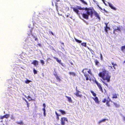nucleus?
I'll list each match as a JSON object with an SVG mask.
<instances>
[{
	"mask_svg": "<svg viewBox=\"0 0 125 125\" xmlns=\"http://www.w3.org/2000/svg\"><path fill=\"white\" fill-rule=\"evenodd\" d=\"M99 75L103 79V80H102V82L108 87V84L105 80L107 82H109L110 81L111 76L109 74V72L105 69L103 70L102 72L99 73Z\"/></svg>",
	"mask_w": 125,
	"mask_h": 125,
	"instance_id": "1",
	"label": "nucleus"
},
{
	"mask_svg": "<svg viewBox=\"0 0 125 125\" xmlns=\"http://www.w3.org/2000/svg\"><path fill=\"white\" fill-rule=\"evenodd\" d=\"M99 75L103 79V80H102V82L108 87V84L105 80L107 82H109L110 81L111 76L109 74V72L105 69L103 70L102 72L99 73Z\"/></svg>",
	"mask_w": 125,
	"mask_h": 125,
	"instance_id": "2",
	"label": "nucleus"
},
{
	"mask_svg": "<svg viewBox=\"0 0 125 125\" xmlns=\"http://www.w3.org/2000/svg\"><path fill=\"white\" fill-rule=\"evenodd\" d=\"M77 9L79 10H87L86 14L84 13L82 14V15L83 18H84L88 19V16L90 15L91 17H92L93 12L92 10L90 9L87 8L83 7L82 8L80 6H77Z\"/></svg>",
	"mask_w": 125,
	"mask_h": 125,
	"instance_id": "3",
	"label": "nucleus"
},
{
	"mask_svg": "<svg viewBox=\"0 0 125 125\" xmlns=\"http://www.w3.org/2000/svg\"><path fill=\"white\" fill-rule=\"evenodd\" d=\"M81 92L79 91L77 89V87L76 88V92L75 93H74V94L75 95L78 97H81L82 96V95L80 94H79V93H80Z\"/></svg>",
	"mask_w": 125,
	"mask_h": 125,
	"instance_id": "4",
	"label": "nucleus"
},
{
	"mask_svg": "<svg viewBox=\"0 0 125 125\" xmlns=\"http://www.w3.org/2000/svg\"><path fill=\"white\" fill-rule=\"evenodd\" d=\"M113 29L114 30V31L113 33L114 34L115 33V31H121L120 27H118L117 26H113Z\"/></svg>",
	"mask_w": 125,
	"mask_h": 125,
	"instance_id": "5",
	"label": "nucleus"
},
{
	"mask_svg": "<svg viewBox=\"0 0 125 125\" xmlns=\"http://www.w3.org/2000/svg\"><path fill=\"white\" fill-rule=\"evenodd\" d=\"M87 69H83V70L82 72L84 74V75L86 78V80H88L89 79L88 77L89 76V75L88 74H85V72H84V71L85 70H86Z\"/></svg>",
	"mask_w": 125,
	"mask_h": 125,
	"instance_id": "6",
	"label": "nucleus"
},
{
	"mask_svg": "<svg viewBox=\"0 0 125 125\" xmlns=\"http://www.w3.org/2000/svg\"><path fill=\"white\" fill-rule=\"evenodd\" d=\"M61 124L62 125H64L65 124V121H67V119L66 118H62L61 119Z\"/></svg>",
	"mask_w": 125,
	"mask_h": 125,
	"instance_id": "7",
	"label": "nucleus"
},
{
	"mask_svg": "<svg viewBox=\"0 0 125 125\" xmlns=\"http://www.w3.org/2000/svg\"><path fill=\"white\" fill-rule=\"evenodd\" d=\"M95 83L97 85L98 87L99 88V89L102 92H103V91L102 89V87L100 85V84L98 83V82L95 80Z\"/></svg>",
	"mask_w": 125,
	"mask_h": 125,
	"instance_id": "8",
	"label": "nucleus"
},
{
	"mask_svg": "<svg viewBox=\"0 0 125 125\" xmlns=\"http://www.w3.org/2000/svg\"><path fill=\"white\" fill-rule=\"evenodd\" d=\"M92 98L94 99L95 102L99 104V101L98 100V99L97 97H93Z\"/></svg>",
	"mask_w": 125,
	"mask_h": 125,
	"instance_id": "9",
	"label": "nucleus"
},
{
	"mask_svg": "<svg viewBox=\"0 0 125 125\" xmlns=\"http://www.w3.org/2000/svg\"><path fill=\"white\" fill-rule=\"evenodd\" d=\"M108 4L109 6L112 9H113L114 10H116V9L113 6V5L109 3H108Z\"/></svg>",
	"mask_w": 125,
	"mask_h": 125,
	"instance_id": "10",
	"label": "nucleus"
},
{
	"mask_svg": "<svg viewBox=\"0 0 125 125\" xmlns=\"http://www.w3.org/2000/svg\"><path fill=\"white\" fill-rule=\"evenodd\" d=\"M72 9H73V11H75L77 14H79L78 12L79 11L76 8H73Z\"/></svg>",
	"mask_w": 125,
	"mask_h": 125,
	"instance_id": "11",
	"label": "nucleus"
},
{
	"mask_svg": "<svg viewBox=\"0 0 125 125\" xmlns=\"http://www.w3.org/2000/svg\"><path fill=\"white\" fill-rule=\"evenodd\" d=\"M38 62L37 61L34 60L33 62L31 64L34 65L35 66L38 64Z\"/></svg>",
	"mask_w": 125,
	"mask_h": 125,
	"instance_id": "12",
	"label": "nucleus"
},
{
	"mask_svg": "<svg viewBox=\"0 0 125 125\" xmlns=\"http://www.w3.org/2000/svg\"><path fill=\"white\" fill-rule=\"evenodd\" d=\"M65 97L68 98V101L70 103H72V100L71 97H68L66 96Z\"/></svg>",
	"mask_w": 125,
	"mask_h": 125,
	"instance_id": "13",
	"label": "nucleus"
},
{
	"mask_svg": "<svg viewBox=\"0 0 125 125\" xmlns=\"http://www.w3.org/2000/svg\"><path fill=\"white\" fill-rule=\"evenodd\" d=\"M95 15V16L97 17V18H98L99 19H100V17H99V15L98 14V13H97L96 12H95L94 13Z\"/></svg>",
	"mask_w": 125,
	"mask_h": 125,
	"instance_id": "14",
	"label": "nucleus"
},
{
	"mask_svg": "<svg viewBox=\"0 0 125 125\" xmlns=\"http://www.w3.org/2000/svg\"><path fill=\"white\" fill-rule=\"evenodd\" d=\"M107 29L109 30H110V28L108 27L107 26V27H105V32H108V30H107Z\"/></svg>",
	"mask_w": 125,
	"mask_h": 125,
	"instance_id": "15",
	"label": "nucleus"
},
{
	"mask_svg": "<svg viewBox=\"0 0 125 125\" xmlns=\"http://www.w3.org/2000/svg\"><path fill=\"white\" fill-rule=\"evenodd\" d=\"M59 111L60 112L62 115L66 114V113L64 111L62 110L61 109L59 110Z\"/></svg>",
	"mask_w": 125,
	"mask_h": 125,
	"instance_id": "16",
	"label": "nucleus"
},
{
	"mask_svg": "<svg viewBox=\"0 0 125 125\" xmlns=\"http://www.w3.org/2000/svg\"><path fill=\"white\" fill-rule=\"evenodd\" d=\"M94 62L96 65H98L99 62L97 60H95L94 61Z\"/></svg>",
	"mask_w": 125,
	"mask_h": 125,
	"instance_id": "17",
	"label": "nucleus"
},
{
	"mask_svg": "<svg viewBox=\"0 0 125 125\" xmlns=\"http://www.w3.org/2000/svg\"><path fill=\"white\" fill-rule=\"evenodd\" d=\"M17 124H19L21 125H22L23 124V123L22 121H21L20 122H16Z\"/></svg>",
	"mask_w": 125,
	"mask_h": 125,
	"instance_id": "18",
	"label": "nucleus"
},
{
	"mask_svg": "<svg viewBox=\"0 0 125 125\" xmlns=\"http://www.w3.org/2000/svg\"><path fill=\"white\" fill-rule=\"evenodd\" d=\"M69 73L70 75H72L73 76H75V73L73 72H69Z\"/></svg>",
	"mask_w": 125,
	"mask_h": 125,
	"instance_id": "19",
	"label": "nucleus"
},
{
	"mask_svg": "<svg viewBox=\"0 0 125 125\" xmlns=\"http://www.w3.org/2000/svg\"><path fill=\"white\" fill-rule=\"evenodd\" d=\"M25 96L26 98L28 99V100L29 101H30L31 100H32L31 98V97L30 96H28L27 97L26 96Z\"/></svg>",
	"mask_w": 125,
	"mask_h": 125,
	"instance_id": "20",
	"label": "nucleus"
},
{
	"mask_svg": "<svg viewBox=\"0 0 125 125\" xmlns=\"http://www.w3.org/2000/svg\"><path fill=\"white\" fill-rule=\"evenodd\" d=\"M113 103L115 107H119L120 105L119 104L115 103Z\"/></svg>",
	"mask_w": 125,
	"mask_h": 125,
	"instance_id": "21",
	"label": "nucleus"
},
{
	"mask_svg": "<svg viewBox=\"0 0 125 125\" xmlns=\"http://www.w3.org/2000/svg\"><path fill=\"white\" fill-rule=\"evenodd\" d=\"M121 49L123 52L125 49V45L122 46L121 47Z\"/></svg>",
	"mask_w": 125,
	"mask_h": 125,
	"instance_id": "22",
	"label": "nucleus"
},
{
	"mask_svg": "<svg viewBox=\"0 0 125 125\" xmlns=\"http://www.w3.org/2000/svg\"><path fill=\"white\" fill-rule=\"evenodd\" d=\"M74 39L76 41L79 43H81L82 42L81 41L75 38H74Z\"/></svg>",
	"mask_w": 125,
	"mask_h": 125,
	"instance_id": "23",
	"label": "nucleus"
},
{
	"mask_svg": "<svg viewBox=\"0 0 125 125\" xmlns=\"http://www.w3.org/2000/svg\"><path fill=\"white\" fill-rule=\"evenodd\" d=\"M87 72L91 75H92V74L90 69H89V70Z\"/></svg>",
	"mask_w": 125,
	"mask_h": 125,
	"instance_id": "24",
	"label": "nucleus"
},
{
	"mask_svg": "<svg viewBox=\"0 0 125 125\" xmlns=\"http://www.w3.org/2000/svg\"><path fill=\"white\" fill-rule=\"evenodd\" d=\"M81 44L82 45L84 46L85 47H86V43L84 42V43H82Z\"/></svg>",
	"mask_w": 125,
	"mask_h": 125,
	"instance_id": "25",
	"label": "nucleus"
},
{
	"mask_svg": "<svg viewBox=\"0 0 125 125\" xmlns=\"http://www.w3.org/2000/svg\"><path fill=\"white\" fill-rule=\"evenodd\" d=\"M31 82V81L28 80H27L25 81V82L26 83H28Z\"/></svg>",
	"mask_w": 125,
	"mask_h": 125,
	"instance_id": "26",
	"label": "nucleus"
},
{
	"mask_svg": "<svg viewBox=\"0 0 125 125\" xmlns=\"http://www.w3.org/2000/svg\"><path fill=\"white\" fill-rule=\"evenodd\" d=\"M113 98H117V97L116 95V94H115L113 95V96L112 97Z\"/></svg>",
	"mask_w": 125,
	"mask_h": 125,
	"instance_id": "27",
	"label": "nucleus"
},
{
	"mask_svg": "<svg viewBox=\"0 0 125 125\" xmlns=\"http://www.w3.org/2000/svg\"><path fill=\"white\" fill-rule=\"evenodd\" d=\"M9 116L10 115L9 114H7L4 115V116H5V118H8L9 117Z\"/></svg>",
	"mask_w": 125,
	"mask_h": 125,
	"instance_id": "28",
	"label": "nucleus"
},
{
	"mask_svg": "<svg viewBox=\"0 0 125 125\" xmlns=\"http://www.w3.org/2000/svg\"><path fill=\"white\" fill-rule=\"evenodd\" d=\"M40 61L41 63L42 64V65H43L44 64V62L43 60H40Z\"/></svg>",
	"mask_w": 125,
	"mask_h": 125,
	"instance_id": "29",
	"label": "nucleus"
},
{
	"mask_svg": "<svg viewBox=\"0 0 125 125\" xmlns=\"http://www.w3.org/2000/svg\"><path fill=\"white\" fill-rule=\"evenodd\" d=\"M56 60L59 63H61V60H59L58 58Z\"/></svg>",
	"mask_w": 125,
	"mask_h": 125,
	"instance_id": "30",
	"label": "nucleus"
},
{
	"mask_svg": "<svg viewBox=\"0 0 125 125\" xmlns=\"http://www.w3.org/2000/svg\"><path fill=\"white\" fill-rule=\"evenodd\" d=\"M91 92L92 94L94 96H96V94L93 91H91Z\"/></svg>",
	"mask_w": 125,
	"mask_h": 125,
	"instance_id": "31",
	"label": "nucleus"
},
{
	"mask_svg": "<svg viewBox=\"0 0 125 125\" xmlns=\"http://www.w3.org/2000/svg\"><path fill=\"white\" fill-rule=\"evenodd\" d=\"M102 122H104L106 120H108L106 119H103L101 120Z\"/></svg>",
	"mask_w": 125,
	"mask_h": 125,
	"instance_id": "32",
	"label": "nucleus"
},
{
	"mask_svg": "<svg viewBox=\"0 0 125 125\" xmlns=\"http://www.w3.org/2000/svg\"><path fill=\"white\" fill-rule=\"evenodd\" d=\"M56 79L58 80L59 81H60L61 80V79L58 76H56Z\"/></svg>",
	"mask_w": 125,
	"mask_h": 125,
	"instance_id": "33",
	"label": "nucleus"
},
{
	"mask_svg": "<svg viewBox=\"0 0 125 125\" xmlns=\"http://www.w3.org/2000/svg\"><path fill=\"white\" fill-rule=\"evenodd\" d=\"M33 71L34 73V74H36L37 73V71L35 69H33Z\"/></svg>",
	"mask_w": 125,
	"mask_h": 125,
	"instance_id": "34",
	"label": "nucleus"
},
{
	"mask_svg": "<svg viewBox=\"0 0 125 125\" xmlns=\"http://www.w3.org/2000/svg\"><path fill=\"white\" fill-rule=\"evenodd\" d=\"M81 1H82L83 3L84 4H87V3L85 2L83 0H80Z\"/></svg>",
	"mask_w": 125,
	"mask_h": 125,
	"instance_id": "35",
	"label": "nucleus"
},
{
	"mask_svg": "<svg viewBox=\"0 0 125 125\" xmlns=\"http://www.w3.org/2000/svg\"><path fill=\"white\" fill-rule=\"evenodd\" d=\"M10 118H11V119H14V117L13 116V115H11Z\"/></svg>",
	"mask_w": 125,
	"mask_h": 125,
	"instance_id": "36",
	"label": "nucleus"
},
{
	"mask_svg": "<svg viewBox=\"0 0 125 125\" xmlns=\"http://www.w3.org/2000/svg\"><path fill=\"white\" fill-rule=\"evenodd\" d=\"M4 118H5V116H4V115L3 116H0V118L1 119H3Z\"/></svg>",
	"mask_w": 125,
	"mask_h": 125,
	"instance_id": "37",
	"label": "nucleus"
},
{
	"mask_svg": "<svg viewBox=\"0 0 125 125\" xmlns=\"http://www.w3.org/2000/svg\"><path fill=\"white\" fill-rule=\"evenodd\" d=\"M106 104L107 106H109L110 105L109 104H108V101H106Z\"/></svg>",
	"mask_w": 125,
	"mask_h": 125,
	"instance_id": "38",
	"label": "nucleus"
},
{
	"mask_svg": "<svg viewBox=\"0 0 125 125\" xmlns=\"http://www.w3.org/2000/svg\"><path fill=\"white\" fill-rule=\"evenodd\" d=\"M108 68L110 69H112V67L111 66H108Z\"/></svg>",
	"mask_w": 125,
	"mask_h": 125,
	"instance_id": "39",
	"label": "nucleus"
},
{
	"mask_svg": "<svg viewBox=\"0 0 125 125\" xmlns=\"http://www.w3.org/2000/svg\"><path fill=\"white\" fill-rule=\"evenodd\" d=\"M44 115V116H46V111L43 112Z\"/></svg>",
	"mask_w": 125,
	"mask_h": 125,
	"instance_id": "40",
	"label": "nucleus"
},
{
	"mask_svg": "<svg viewBox=\"0 0 125 125\" xmlns=\"http://www.w3.org/2000/svg\"><path fill=\"white\" fill-rule=\"evenodd\" d=\"M106 101V99H104L103 101V103H105Z\"/></svg>",
	"mask_w": 125,
	"mask_h": 125,
	"instance_id": "41",
	"label": "nucleus"
},
{
	"mask_svg": "<svg viewBox=\"0 0 125 125\" xmlns=\"http://www.w3.org/2000/svg\"><path fill=\"white\" fill-rule=\"evenodd\" d=\"M43 106L44 107V108H45V107H46V105H45V104H44V103L43 104Z\"/></svg>",
	"mask_w": 125,
	"mask_h": 125,
	"instance_id": "42",
	"label": "nucleus"
},
{
	"mask_svg": "<svg viewBox=\"0 0 125 125\" xmlns=\"http://www.w3.org/2000/svg\"><path fill=\"white\" fill-rule=\"evenodd\" d=\"M102 122V121L101 120L99 121L98 122V124H100V123H101Z\"/></svg>",
	"mask_w": 125,
	"mask_h": 125,
	"instance_id": "43",
	"label": "nucleus"
},
{
	"mask_svg": "<svg viewBox=\"0 0 125 125\" xmlns=\"http://www.w3.org/2000/svg\"><path fill=\"white\" fill-rule=\"evenodd\" d=\"M23 99L24 100H25V101L26 102V103L27 104L28 103V102H27V101L24 98H23Z\"/></svg>",
	"mask_w": 125,
	"mask_h": 125,
	"instance_id": "44",
	"label": "nucleus"
},
{
	"mask_svg": "<svg viewBox=\"0 0 125 125\" xmlns=\"http://www.w3.org/2000/svg\"><path fill=\"white\" fill-rule=\"evenodd\" d=\"M100 56L101 57V60L102 59V55L101 53L100 54Z\"/></svg>",
	"mask_w": 125,
	"mask_h": 125,
	"instance_id": "45",
	"label": "nucleus"
},
{
	"mask_svg": "<svg viewBox=\"0 0 125 125\" xmlns=\"http://www.w3.org/2000/svg\"><path fill=\"white\" fill-rule=\"evenodd\" d=\"M42 110L43 111V112L46 111V110L45 109V108H43Z\"/></svg>",
	"mask_w": 125,
	"mask_h": 125,
	"instance_id": "46",
	"label": "nucleus"
},
{
	"mask_svg": "<svg viewBox=\"0 0 125 125\" xmlns=\"http://www.w3.org/2000/svg\"><path fill=\"white\" fill-rule=\"evenodd\" d=\"M123 119L125 121V116L123 117Z\"/></svg>",
	"mask_w": 125,
	"mask_h": 125,
	"instance_id": "47",
	"label": "nucleus"
},
{
	"mask_svg": "<svg viewBox=\"0 0 125 125\" xmlns=\"http://www.w3.org/2000/svg\"><path fill=\"white\" fill-rule=\"evenodd\" d=\"M108 23H105V24L106 25V26L105 27H107V25H108Z\"/></svg>",
	"mask_w": 125,
	"mask_h": 125,
	"instance_id": "48",
	"label": "nucleus"
},
{
	"mask_svg": "<svg viewBox=\"0 0 125 125\" xmlns=\"http://www.w3.org/2000/svg\"><path fill=\"white\" fill-rule=\"evenodd\" d=\"M56 115L57 116H60L61 115H60L59 114H58L57 115Z\"/></svg>",
	"mask_w": 125,
	"mask_h": 125,
	"instance_id": "49",
	"label": "nucleus"
},
{
	"mask_svg": "<svg viewBox=\"0 0 125 125\" xmlns=\"http://www.w3.org/2000/svg\"><path fill=\"white\" fill-rule=\"evenodd\" d=\"M57 118L58 120L59 119V117L58 116H57Z\"/></svg>",
	"mask_w": 125,
	"mask_h": 125,
	"instance_id": "50",
	"label": "nucleus"
},
{
	"mask_svg": "<svg viewBox=\"0 0 125 125\" xmlns=\"http://www.w3.org/2000/svg\"><path fill=\"white\" fill-rule=\"evenodd\" d=\"M104 3L106 5V4L105 3L104 1H103Z\"/></svg>",
	"mask_w": 125,
	"mask_h": 125,
	"instance_id": "51",
	"label": "nucleus"
},
{
	"mask_svg": "<svg viewBox=\"0 0 125 125\" xmlns=\"http://www.w3.org/2000/svg\"><path fill=\"white\" fill-rule=\"evenodd\" d=\"M53 58L55 59L56 60L58 58H56V57H53Z\"/></svg>",
	"mask_w": 125,
	"mask_h": 125,
	"instance_id": "52",
	"label": "nucleus"
},
{
	"mask_svg": "<svg viewBox=\"0 0 125 125\" xmlns=\"http://www.w3.org/2000/svg\"><path fill=\"white\" fill-rule=\"evenodd\" d=\"M55 113L56 115H57V114H58L57 113L56 111L55 112Z\"/></svg>",
	"mask_w": 125,
	"mask_h": 125,
	"instance_id": "53",
	"label": "nucleus"
},
{
	"mask_svg": "<svg viewBox=\"0 0 125 125\" xmlns=\"http://www.w3.org/2000/svg\"><path fill=\"white\" fill-rule=\"evenodd\" d=\"M51 33L52 35H54V34L52 32H51Z\"/></svg>",
	"mask_w": 125,
	"mask_h": 125,
	"instance_id": "54",
	"label": "nucleus"
},
{
	"mask_svg": "<svg viewBox=\"0 0 125 125\" xmlns=\"http://www.w3.org/2000/svg\"><path fill=\"white\" fill-rule=\"evenodd\" d=\"M107 101H108V103L110 101V100L109 99V100H107Z\"/></svg>",
	"mask_w": 125,
	"mask_h": 125,
	"instance_id": "55",
	"label": "nucleus"
},
{
	"mask_svg": "<svg viewBox=\"0 0 125 125\" xmlns=\"http://www.w3.org/2000/svg\"><path fill=\"white\" fill-rule=\"evenodd\" d=\"M112 65H113V66H114V64L113 62H112Z\"/></svg>",
	"mask_w": 125,
	"mask_h": 125,
	"instance_id": "56",
	"label": "nucleus"
},
{
	"mask_svg": "<svg viewBox=\"0 0 125 125\" xmlns=\"http://www.w3.org/2000/svg\"><path fill=\"white\" fill-rule=\"evenodd\" d=\"M113 67H114V69H116V68H115V66H113Z\"/></svg>",
	"mask_w": 125,
	"mask_h": 125,
	"instance_id": "57",
	"label": "nucleus"
},
{
	"mask_svg": "<svg viewBox=\"0 0 125 125\" xmlns=\"http://www.w3.org/2000/svg\"><path fill=\"white\" fill-rule=\"evenodd\" d=\"M116 64H114V66H115L116 65Z\"/></svg>",
	"mask_w": 125,
	"mask_h": 125,
	"instance_id": "58",
	"label": "nucleus"
},
{
	"mask_svg": "<svg viewBox=\"0 0 125 125\" xmlns=\"http://www.w3.org/2000/svg\"><path fill=\"white\" fill-rule=\"evenodd\" d=\"M69 17V15H67V17Z\"/></svg>",
	"mask_w": 125,
	"mask_h": 125,
	"instance_id": "59",
	"label": "nucleus"
},
{
	"mask_svg": "<svg viewBox=\"0 0 125 125\" xmlns=\"http://www.w3.org/2000/svg\"><path fill=\"white\" fill-rule=\"evenodd\" d=\"M56 0L57 1H59V0Z\"/></svg>",
	"mask_w": 125,
	"mask_h": 125,
	"instance_id": "60",
	"label": "nucleus"
},
{
	"mask_svg": "<svg viewBox=\"0 0 125 125\" xmlns=\"http://www.w3.org/2000/svg\"><path fill=\"white\" fill-rule=\"evenodd\" d=\"M102 0L103 1H104V0Z\"/></svg>",
	"mask_w": 125,
	"mask_h": 125,
	"instance_id": "61",
	"label": "nucleus"
},
{
	"mask_svg": "<svg viewBox=\"0 0 125 125\" xmlns=\"http://www.w3.org/2000/svg\"><path fill=\"white\" fill-rule=\"evenodd\" d=\"M124 62L125 63V61H124Z\"/></svg>",
	"mask_w": 125,
	"mask_h": 125,
	"instance_id": "62",
	"label": "nucleus"
},
{
	"mask_svg": "<svg viewBox=\"0 0 125 125\" xmlns=\"http://www.w3.org/2000/svg\"><path fill=\"white\" fill-rule=\"evenodd\" d=\"M71 64H73V63H71Z\"/></svg>",
	"mask_w": 125,
	"mask_h": 125,
	"instance_id": "63",
	"label": "nucleus"
},
{
	"mask_svg": "<svg viewBox=\"0 0 125 125\" xmlns=\"http://www.w3.org/2000/svg\"><path fill=\"white\" fill-rule=\"evenodd\" d=\"M2 121H1V122H2Z\"/></svg>",
	"mask_w": 125,
	"mask_h": 125,
	"instance_id": "64",
	"label": "nucleus"
}]
</instances>
